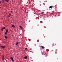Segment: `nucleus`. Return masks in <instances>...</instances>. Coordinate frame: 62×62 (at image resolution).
Instances as JSON below:
<instances>
[{
  "label": "nucleus",
  "instance_id": "nucleus-1",
  "mask_svg": "<svg viewBox=\"0 0 62 62\" xmlns=\"http://www.w3.org/2000/svg\"><path fill=\"white\" fill-rule=\"evenodd\" d=\"M6 46H0V47L2 48L3 49H4V48H6Z\"/></svg>",
  "mask_w": 62,
  "mask_h": 62
},
{
  "label": "nucleus",
  "instance_id": "nucleus-2",
  "mask_svg": "<svg viewBox=\"0 0 62 62\" xmlns=\"http://www.w3.org/2000/svg\"><path fill=\"white\" fill-rule=\"evenodd\" d=\"M8 30H6V31L5 33V35H7V33H8Z\"/></svg>",
  "mask_w": 62,
  "mask_h": 62
},
{
  "label": "nucleus",
  "instance_id": "nucleus-3",
  "mask_svg": "<svg viewBox=\"0 0 62 62\" xmlns=\"http://www.w3.org/2000/svg\"><path fill=\"white\" fill-rule=\"evenodd\" d=\"M10 59H11L13 62H14V61L13 60V58L12 57H11L10 58Z\"/></svg>",
  "mask_w": 62,
  "mask_h": 62
},
{
  "label": "nucleus",
  "instance_id": "nucleus-4",
  "mask_svg": "<svg viewBox=\"0 0 62 62\" xmlns=\"http://www.w3.org/2000/svg\"><path fill=\"white\" fill-rule=\"evenodd\" d=\"M2 3H5V0H2Z\"/></svg>",
  "mask_w": 62,
  "mask_h": 62
},
{
  "label": "nucleus",
  "instance_id": "nucleus-5",
  "mask_svg": "<svg viewBox=\"0 0 62 62\" xmlns=\"http://www.w3.org/2000/svg\"><path fill=\"white\" fill-rule=\"evenodd\" d=\"M6 35H4V37H5V39H8V37L6 36Z\"/></svg>",
  "mask_w": 62,
  "mask_h": 62
},
{
  "label": "nucleus",
  "instance_id": "nucleus-6",
  "mask_svg": "<svg viewBox=\"0 0 62 62\" xmlns=\"http://www.w3.org/2000/svg\"><path fill=\"white\" fill-rule=\"evenodd\" d=\"M54 8V6H50L49 7V8Z\"/></svg>",
  "mask_w": 62,
  "mask_h": 62
},
{
  "label": "nucleus",
  "instance_id": "nucleus-7",
  "mask_svg": "<svg viewBox=\"0 0 62 62\" xmlns=\"http://www.w3.org/2000/svg\"><path fill=\"white\" fill-rule=\"evenodd\" d=\"M12 27H13V28H15V26L13 24H12Z\"/></svg>",
  "mask_w": 62,
  "mask_h": 62
},
{
  "label": "nucleus",
  "instance_id": "nucleus-8",
  "mask_svg": "<svg viewBox=\"0 0 62 62\" xmlns=\"http://www.w3.org/2000/svg\"><path fill=\"white\" fill-rule=\"evenodd\" d=\"M19 43V42H16V45H18V44Z\"/></svg>",
  "mask_w": 62,
  "mask_h": 62
},
{
  "label": "nucleus",
  "instance_id": "nucleus-9",
  "mask_svg": "<svg viewBox=\"0 0 62 62\" xmlns=\"http://www.w3.org/2000/svg\"><path fill=\"white\" fill-rule=\"evenodd\" d=\"M41 47H42V49H44V48H45V47H44L43 46H41Z\"/></svg>",
  "mask_w": 62,
  "mask_h": 62
},
{
  "label": "nucleus",
  "instance_id": "nucleus-10",
  "mask_svg": "<svg viewBox=\"0 0 62 62\" xmlns=\"http://www.w3.org/2000/svg\"><path fill=\"white\" fill-rule=\"evenodd\" d=\"M5 1L7 2H8L9 1V0H5Z\"/></svg>",
  "mask_w": 62,
  "mask_h": 62
},
{
  "label": "nucleus",
  "instance_id": "nucleus-11",
  "mask_svg": "<svg viewBox=\"0 0 62 62\" xmlns=\"http://www.w3.org/2000/svg\"><path fill=\"white\" fill-rule=\"evenodd\" d=\"M27 56H25L24 57V59H26L27 58Z\"/></svg>",
  "mask_w": 62,
  "mask_h": 62
},
{
  "label": "nucleus",
  "instance_id": "nucleus-12",
  "mask_svg": "<svg viewBox=\"0 0 62 62\" xmlns=\"http://www.w3.org/2000/svg\"><path fill=\"white\" fill-rule=\"evenodd\" d=\"M44 12H42L41 13V14H44Z\"/></svg>",
  "mask_w": 62,
  "mask_h": 62
},
{
  "label": "nucleus",
  "instance_id": "nucleus-13",
  "mask_svg": "<svg viewBox=\"0 0 62 62\" xmlns=\"http://www.w3.org/2000/svg\"><path fill=\"white\" fill-rule=\"evenodd\" d=\"M3 29H5V27H4L2 28Z\"/></svg>",
  "mask_w": 62,
  "mask_h": 62
},
{
  "label": "nucleus",
  "instance_id": "nucleus-14",
  "mask_svg": "<svg viewBox=\"0 0 62 62\" xmlns=\"http://www.w3.org/2000/svg\"><path fill=\"white\" fill-rule=\"evenodd\" d=\"M21 30H23V28L22 27H21Z\"/></svg>",
  "mask_w": 62,
  "mask_h": 62
},
{
  "label": "nucleus",
  "instance_id": "nucleus-15",
  "mask_svg": "<svg viewBox=\"0 0 62 62\" xmlns=\"http://www.w3.org/2000/svg\"><path fill=\"white\" fill-rule=\"evenodd\" d=\"M25 50H27V48H25Z\"/></svg>",
  "mask_w": 62,
  "mask_h": 62
},
{
  "label": "nucleus",
  "instance_id": "nucleus-16",
  "mask_svg": "<svg viewBox=\"0 0 62 62\" xmlns=\"http://www.w3.org/2000/svg\"><path fill=\"white\" fill-rule=\"evenodd\" d=\"M19 27H20V28H21L22 27V26H19Z\"/></svg>",
  "mask_w": 62,
  "mask_h": 62
},
{
  "label": "nucleus",
  "instance_id": "nucleus-17",
  "mask_svg": "<svg viewBox=\"0 0 62 62\" xmlns=\"http://www.w3.org/2000/svg\"><path fill=\"white\" fill-rule=\"evenodd\" d=\"M55 53L56 54H57V52H55Z\"/></svg>",
  "mask_w": 62,
  "mask_h": 62
},
{
  "label": "nucleus",
  "instance_id": "nucleus-18",
  "mask_svg": "<svg viewBox=\"0 0 62 62\" xmlns=\"http://www.w3.org/2000/svg\"><path fill=\"white\" fill-rule=\"evenodd\" d=\"M43 5H45V3H43Z\"/></svg>",
  "mask_w": 62,
  "mask_h": 62
},
{
  "label": "nucleus",
  "instance_id": "nucleus-19",
  "mask_svg": "<svg viewBox=\"0 0 62 62\" xmlns=\"http://www.w3.org/2000/svg\"><path fill=\"white\" fill-rule=\"evenodd\" d=\"M53 46H54V44H53L52 45Z\"/></svg>",
  "mask_w": 62,
  "mask_h": 62
},
{
  "label": "nucleus",
  "instance_id": "nucleus-20",
  "mask_svg": "<svg viewBox=\"0 0 62 62\" xmlns=\"http://www.w3.org/2000/svg\"><path fill=\"white\" fill-rule=\"evenodd\" d=\"M3 28H2L1 29V30H2V31H3Z\"/></svg>",
  "mask_w": 62,
  "mask_h": 62
},
{
  "label": "nucleus",
  "instance_id": "nucleus-21",
  "mask_svg": "<svg viewBox=\"0 0 62 62\" xmlns=\"http://www.w3.org/2000/svg\"><path fill=\"white\" fill-rule=\"evenodd\" d=\"M8 17H10V16L9 15V16H8Z\"/></svg>",
  "mask_w": 62,
  "mask_h": 62
},
{
  "label": "nucleus",
  "instance_id": "nucleus-22",
  "mask_svg": "<svg viewBox=\"0 0 62 62\" xmlns=\"http://www.w3.org/2000/svg\"><path fill=\"white\" fill-rule=\"evenodd\" d=\"M42 23V21L41 22V23Z\"/></svg>",
  "mask_w": 62,
  "mask_h": 62
},
{
  "label": "nucleus",
  "instance_id": "nucleus-23",
  "mask_svg": "<svg viewBox=\"0 0 62 62\" xmlns=\"http://www.w3.org/2000/svg\"><path fill=\"white\" fill-rule=\"evenodd\" d=\"M9 15L10 16H11V14H9Z\"/></svg>",
  "mask_w": 62,
  "mask_h": 62
},
{
  "label": "nucleus",
  "instance_id": "nucleus-24",
  "mask_svg": "<svg viewBox=\"0 0 62 62\" xmlns=\"http://www.w3.org/2000/svg\"><path fill=\"white\" fill-rule=\"evenodd\" d=\"M42 54H43V53H42Z\"/></svg>",
  "mask_w": 62,
  "mask_h": 62
},
{
  "label": "nucleus",
  "instance_id": "nucleus-25",
  "mask_svg": "<svg viewBox=\"0 0 62 62\" xmlns=\"http://www.w3.org/2000/svg\"><path fill=\"white\" fill-rule=\"evenodd\" d=\"M1 4V1H0V4Z\"/></svg>",
  "mask_w": 62,
  "mask_h": 62
},
{
  "label": "nucleus",
  "instance_id": "nucleus-26",
  "mask_svg": "<svg viewBox=\"0 0 62 62\" xmlns=\"http://www.w3.org/2000/svg\"><path fill=\"white\" fill-rule=\"evenodd\" d=\"M54 45H56V44H55Z\"/></svg>",
  "mask_w": 62,
  "mask_h": 62
},
{
  "label": "nucleus",
  "instance_id": "nucleus-27",
  "mask_svg": "<svg viewBox=\"0 0 62 62\" xmlns=\"http://www.w3.org/2000/svg\"><path fill=\"white\" fill-rule=\"evenodd\" d=\"M29 41H30V40H29Z\"/></svg>",
  "mask_w": 62,
  "mask_h": 62
}]
</instances>
